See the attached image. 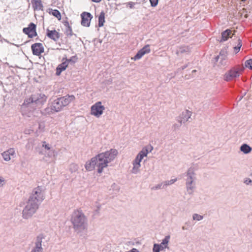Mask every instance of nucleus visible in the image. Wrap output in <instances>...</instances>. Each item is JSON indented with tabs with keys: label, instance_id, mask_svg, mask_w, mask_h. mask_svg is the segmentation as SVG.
<instances>
[{
	"label": "nucleus",
	"instance_id": "nucleus-1",
	"mask_svg": "<svg viewBox=\"0 0 252 252\" xmlns=\"http://www.w3.org/2000/svg\"><path fill=\"white\" fill-rule=\"evenodd\" d=\"M118 151L111 149L109 151L101 153L87 161L85 167L87 171H91L97 168V172L101 173L103 169L108 166V164L113 161L118 155Z\"/></svg>",
	"mask_w": 252,
	"mask_h": 252
},
{
	"label": "nucleus",
	"instance_id": "nucleus-2",
	"mask_svg": "<svg viewBox=\"0 0 252 252\" xmlns=\"http://www.w3.org/2000/svg\"><path fill=\"white\" fill-rule=\"evenodd\" d=\"M70 221L73 225L74 231L80 233L87 229L88 220L82 211L79 209L75 210L72 213Z\"/></svg>",
	"mask_w": 252,
	"mask_h": 252
},
{
	"label": "nucleus",
	"instance_id": "nucleus-3",
	"mask_svg": "<svg viewBox=\"0 0 252 252\" xmlns=\"http://www.w3.org/2000/svg\"><path fill=\"white\" fill-rule=\"evenodd\" d=\"M47 96L44 94L41 93L35 94L31 95L28 98L24 100L23 105H30V107H33L34 105L39 108L46 101Z\"/></svg>",
	"mask_w": 252,
	"mask_h": 252
},
{
	"label": "nucleus",
	"instance_id": "nucleus-4",
	"mask_svg": "<svg viewBox=\"0 0 252 252\" xmlns=\"http://www.w3.org/2000/svg\"><path fill=\"white\" fill-rule=\"evenodd\" d=\"M186 187L188 193L189 195L193 194L196 188L195 181L196 179L194 169L190 167L186 173Z\"/></svg>",
	"mask_w": 252,
	"mask_h": 252
},
{
	"label": "nucleus",
	"instance_id": "nucleus-5",
	"mask_svg": "<svg viewBox=\"0 0 252 252\" xmlns=\"http://www.w3.org/2000/svg\"><path fill=\"white\" fill-rule=\"evenodd\" d=\"M44 199V189L42 186H38L32 190L28 200L31 202L37 204L39 206Z\"/></svg>",
	"mask_w": 252,
	"mask_h": 252
},
{
	"label": "nucleus",
	"instance_id": "nucleus-6",
	"mask_svg": "<svg viewBox=\"0 0 252 252\" xmlns=\"http://www.w3.org/2000/svg\"><path fill=\"white\" fill-rule=\"evenodd\" d=\"M149 152V147H145L137 155L135 158L132 162L133 168L131 172L133 174H137L139 172V168L141 167L140 162L145 157H147Z\"/></svg>",
	"mask_w": 252,
	"mask_h": 252
},
{
	"label": "nucleus",
	"instance_id": "nucleus-7",
	"mask_svg": "<svg viewBox=\"0 0 252 252\" xmlns=\"http://www.w3.org/2000/svg\"><path fill=\"white\" fill-rule=\"evenodd\" d=\"M39 207L37 204L28 200L22 211L23 218L26 220L31 218L36 213Z\"/></svg>",
	"mask_w": 252,
	"mask_h": 252
},
{
	"label": "nucleus",
	"instance_id": "nucleus-8",
	"mask_svg": "<svg viewBox=\"0 0 252 252\" xmlns=\"http://www.w3.org/2000/svg\"><path fill=\"white\" fill-rule=\"evenodd\" d=\"M63 107V103L59 97L53 101L50 107L46 108L43 113L45 115L54 114L60 112Z\"/></svg>",
	"mask_w": 252,
	"mask_h": 252
},
{
	"label": "nucleus",
	"instance_id": "nucleus-9",
	"mask_svg": "<svg viewBox=\"0 0 252 252\" xmlns=\"http://www.w3.org/2000/svg\"><path fill=\"white\" fill-rule=\"evenodd\" d=\"M45 239V236L43 234L37 235L34 241V246L31 252H43V248L42 247L43 240Z\"/></svg>",
	"mask_w": 252,
	"mask_h": 252
},
{
	"label": "nucleus",
	"instance_id": "nucleus-10",
	"mask_svg": "<svg viewBox=\"0 0 252 252\" xmlns=\"http://www.w3.org/2000/svg\"><path fill=\"white\" fill-rule=\"evenodd\" d=\"M241 74V69L239 67H233L224 75V80L226 81H230L238 77Z\"/></svg>",
	"mask_w": 252,
	"mask_h": 252
},
{
	"label": "nucleus",
	"instance_id": "nucleus-11",
	"mask_svg": "<svg viewBox=\"0 0 252 252\" xmlns=\"http://www.w3.org/2000/svg\"><path fill=\"white\" fill-rule=\"evenodd\" d=\"M104 110V106L102 105L100 101H98L92 106L91 113L92 115L98 118L103 114Z\"/></svg>",
	"mask_w": 252,
	"mask_h": 252
},
{
	"label": "nucleus",
	"instance_id": "nucleus-12",
	"mask_svg": "<svg viewBox=\"0 0 252 252\" xmlns=\"http://www.w3.org/2000/svg\"><path fill=\"white\" fill-rule=\"evenodd\" d=\"M23 32L24 33L27 34L30 38H32L37 35L36 25L33 23H31L28 27L24 28L23 29Z\"/></svg>",
	"mask_w": 252,
	"mask_h": 252
},
{
	"label": "nucleus",
	"instance_id": "nucleus-13",
	"mask_svg": "<svg viewBox=\"0 0 252 252\" xmlns=\"http://www.w3.org/2000/svg\"><path fill=\"white\" fill-rule=\"evenodd\" d=\"M192 113L191 111L186 110L182 112V113L176 118V121L178 123H182V124L185 123L188 121L189 119L190 118Z\"/></svg>",
	"mask_w": 252,
	"mask_h": 252
},
{
	"label": "nucleus",
	"instance_id": "nucleus-14",
	"mask_svg": "<svg viewBox=\"0 0 252 252\" xmlns=\"http://www.w3.org/2000/svg\"><path fill=\"white\" fill-rule=\"evenodd\" d=\"M151 49L149 45H146L141 49L133 57L131 58L134 61H136L141 59L145 54L150 53Z\"/></svg>",
	"mask_w": 252,
	"mask_h": 252
},
{
	"label": "nucleus",
	"instance_id": "nucleus-15",
	"mask_svg": "<svg viewBox=\"0 0 252 252\" xmlns=\"http://www.w3.org/2000/svg\"><path fill=\"white\" fill-rule=\"evenodd\" d=\"M81 25L85 27H89L90 25V22L93 18L91 14L87 12H83L81 14Z\"/></svg>",
	"mask_w": 252,
	"mask_h": 252
},
{
	"label": "nucleus",
	"instance_id": "nucleus-16",
	"mask_svg": "<svg viewBox=\"0 0 252 252\" xmlns=\"http://www.w3.org/2000/svg\"><path fill=\"white\" fill-rule=\"evenodd\" d=\"M31 48L34 55L39 56L42 53L44 52V47L40 43H36L32 44Z\"/></svg>",
	"mask_w": 252,
	"mask_h": 252
},
{
	"label": "nucleus",
	"instance_id": "nucleus-17",
	"mask_svg": "<svg viewBox=\"0 0 252 252\" xmlns=\"http://www.w3.org/2000/svg\"><path fill=\"white\" fill-rule=\"evenodd\" d=\"M59 98L63 103V107L68 105L71 102L75 99V96L73 95L68 94Z\"/></svg>",
	"mask_w": 252,
	"mask_h": 252
},
{
	"label": "nucleus",
	"instance_id": "nucleus-18",
	"mask_svg": "<svg viewBox=\"0 0 252 252\" xmlns=\"http://www.w3.org/2000/svg\"><path fill=\"white\" fill-rule=\"evenodd\" d=\"M47 35L49 38L52 39L55 41H57L60 38L59 33L56 30L50 31L49 30H47Z\"/></svg>",
	"mask_w": 252,
	"mask_h": 252
},
{
	"label": "nucleus",
	"instance_id": "nucleus-19",
	"mask_svg": "<svg viewBox=\"0 0 252 252\" xmlns=\"http://www.w3.org/2000/svg\"><path fill=\"white\" fill-rule=\"evenodd\" d=\"M34 10H43V4L41 0H32Z\"/></svg>",
	"mask_w": 252,
	"mask_h": 252
},
{
	"label": "nucleus",
	"instance_id": "nucleus-20",
	"mask_svg": "<svg viewBox=\"0 0 252 252\" xmlns=\"http://www.w3.org/2000/svg\"><path fill=\"white\" fill-rule=\"evenodd\" d=\"M220 60V61L219 62V64H220V65L224 66L227 64V61L226 60V57L225 56L221 55V52H220V55L217 56L215 58V61L216 62H218Z\"/></svg>",
	"mask_w": 252,
	"mask_h": 252
},
{
	"label": "nucleus",
	"instance_id": "nucleus-21",
	"mask_svg": "<svg viewBox=\"0 0 252 252\" xmlns=\"http://www.w3.org/2000/svg\"><path fill=\"white\" fill-rule=\"evenodd\" d=\"M68 66L67 62L64 61L62 63L60 64L56 68V74L57 75H60L61 72L64 70Z\"/></svg>",
	"mask_w": 252,
	"mask_h": 252
},
{
	"label": "nucleus",
	"instance_id": "nucleus-22",
	"mask_svg": "<svg viewBox=\"0 0 252 252\" xmlns=\"http://www.w3.org/2000/svg\"><path fill=\"white\" fill-rule=\"evenodd\" d=\"M231 31L229 29H227L221 33V38L220 42H223L226 41L229 37L231 33Z\"/></svg>",
	"mask_w": 252,
	"mask_h": 252
},
{
	"label": "nucleus",
	"instance_id": "nucleus-23",
	"mask_svg": "<svg viewBox=\"0 0 252 252\" xmlns=\"http://www.w3.org/2000/svg\"><path fill=\"white\" fill-rule=\"evenodd\" d=\"M240 151L245 154H248L251 152L252 148L247 144H243L240 147Z\"/></svg>",
	"mask_w": 252,
	"mask_h": 252
},
{
	"label": "nucleus",
	"instance_id": "nucleus-24",
	"mask_svg": "<svg viewBox=\"0 0 252 252\" xmlns=\"http://www.w3.org/2000/svg\"><path fill=\"white\" fill-rule=\"evenodd\" d=\"M64 26L65 27V31L64 33L66 35L71 36L73 35L72 30L71 27L69 26V24L67 21L65 22L64 23Z\"/></svg>",
	"mask_w": 252,
	"mask_h": 252
},
{
	"label": "nucleus",
	"instance_id": "nucleus-25",
	"mask_svg": "<svg viewBox=\"0 0 252 252\" xmlns=\"http://www.w3.org/2000/svg\"><path fill=\"white\" fill-rule=\"evenodd\" d=\"M190 52V49L188 46H181L179 47L176 51V54L179 55L185 53H189Z\"/></svg>",
	"mask_w": 252,
	"mask_h": 252
},
{
	"label": "nucleus",
	"instance_id": "nucleus-26",
	"mask_svg": "<svg viewBox=\"0 0 252 252\" xmlns=\"http://www.w3.org/2000/svg\"><path fill=\"white\" fill-rule=\"evenodd\" d=\"M168 247H164V245H162L161 243L160 244H155L154 245L153 251H157L160 252L163 251L164 249L167 248Z\"/></svg>",
	"mask_w": 252,
	"mask_h": 252
},
{
	"label": "nucleus",
	"instance_id": "nucleus-27",
	"mask_svg": "<svg viewBox=\"0 0 252 252\" xmlns=\"http://www.w3.org/2000/svg\"><path fill=\"white\" fill-rule=\"evenodd\" d=\"M105 22V14L102 11L98 17V26L101 27L103 26Z\"/></svg>",
	"mask_w": 252,
	"mask_h": 252
},
{
	"label": "nucleus",
	"instance_id": "nucleus-28",
	"mask_svg": "<svg viewBox=\"0 0 252 252\" xmlns=\"http://www.w3.org/2000/svg\"><path fill=\"white\" fill-rule=\"evenodd\" d=\"M165 188H166L164 186V182H163L162 183L158 184L156 185V186L152 187L151 189L153 190H158L159 189H165Z\"/></svg>",
	"mask_w": 252,
	"mask_h": 252
},
{
	"label": "nucleus",
	"instance_id": "nucleus-29",
	"mask_svg": "<svg viewBox=\"0 0 252 252\" xmlns=\"http://www.w3.org/2000/svg\"><path fill=\"white\" fill-rule=\"evenodd\" d=\"M51 10L52 11V12H49L50 14H51L52 15H53V16H54L55 17L57 18L58 19H61V15L60 11L58 10H57V9L53 10L51 9Z\"/></svg>",
	"mask_w": 252,
	"mask_h": 252
},
{
	"label": "nucleus",
	"instance_id": "nucleus-30",
	"mask_svg": "<svg viewBox=\"0 0 252 252\" xmlns=\"http://www.w3.org/2000/svg\"><path fill=\"white\" fill-rule=\"evenodd\" d=\"M78 170V166L77 164L72 163L69 165V171L71 173L75 172Z\"/></svg>",
	"mask_w": 252,
	"mask_h": 252
},
{
	"label": "nucleus",
	"instance_id": "nucleus-31",
	"mask_svg": "<svg viewBox=\"0 0 252 252\" xmlns=\"http://www.w3.org/2000/svg\"><path fill=\"white\" fill-rule=\"evenodd\" d=\"M170 238V235H167L162 241V245H164V247H168V244Z\"/></svg>",
	"mask_w": 252,
	"mask_h": 252
},
{
	"label": "nucleus",
	"instance_id": "nucleus-32",
	"mask_svg": "<svg viewBox=\"0 0 252 252\" xmlns=\"http://www.w3.org/2000/svg\"><path fill=\"white\" fill-rule=\"evenodd\" d=\"M1 156L3 159L6 161H8L11 159L10 156L6 151L2 153Z\"/></svg>",
	"mask_w": 252,
	"mask_h": 252
},
{
	"label": "nucleus",
	"instance_id": "nucleus-33",
	"mask_svg": "<svg viewBox=\"0 0 252 252\" xmlns=\"http://www.w3.org/2000/svg\"><path fill=\"white\" fill-rule=\"evenodd\" d=\"M177 178H175V179H171L170 180H169V181H164V186L165 187V188H166L168 186H169V185H171L173 184H174L175 182L177 181Z\"/></svg>",
	"mask_w": 252,
	"mask_h": 252
},
{
	"label": "nucleus",
	"instance_id": "nucleus-34",
	"mask_svg": "<svg viewBox=\"0 0 252 252\" xmlns=\"http://www.w3.org/2000/svg\"><path fill=\"white\" fill-rule=\"evenodd\" d=\"M192 219L193 220L199 221L203 219V216L198 214H194L192 215Z\"/></svg>",
	"mask_w": 252,
	"mask_h": 252
},
{
	"label": "nucleus",
	"instance_id": "nucleus-35",
	"mask_svg": "<svg viewBox=\"0 0 252 252\" xmlns=\"http://www.w3.org/2000/svg\"><path fill=\"white\" fill-rule=\"evenodd\" d=\"M238 41V43L237 45L234 47V51L236 52V53L239 52L240 48L242 46L241 40L240 39H239Z\"/></svg>",
	"mask_w": 252,
	"mask_h": 252
},
{
	"label": "nucleus",
	"instance_id": "nucleus-36",
	"mask_svg": "<svg viewBox=\"0 0 252 252\" xmlns=\"http://www.w3.org/2000/svg\"><path fill=\"white\" fill-rule=\"evenodd\" d=\"M246 67L252 69V59H249L245 62Z\"/></svg>",
	"mask_w": 252,
	"mask_h": 252
},
{
	"label": "nucleus",
	"instance_id": "nucleus-37",
	"mask_svg": "<svg viewBox=\"0 0 252 252\" xmlns=\"http://www.w3.org/2000/svg\"><path fill=\"white\" fill-rule=\"evenodd\" d=\"M10 156H13L15 155V151L14 148H10L8 149L7 150L5 151Z\"/></svg>",
	"mask_w": 252,
	"mask_h": 252
},
{
	"label": "nucleus",
	"instance_id": "nucleus-38",
	"mask_svg": "<svg viewBox=\"0 0 252 252\" xmlns=\"http://www.w3.org/2000/svg\"><path fill=\"white\" fill-rule=\"evenodd\" d=\"M77 58L76 56H72L70 59H67L65 58V62H67V63H68L69 62H72L73 63H75L77 61Z\"/></svg>",
	"mask_w": 252,
	"mask_h": 252
},
{
	"label": "nucleus",
	"instance_id": "nucleus-39",
	"mask_svg": "<svg viewBox=\"0 0 252 252\" xmlns=\"http://www.w3.org/2000/svg\"><path fill=\"white\" fill-rule=\"evenodd\" d=\"M151 6L156 7L158 2V0H149Z\"/></svg>",
	"mask_w": 252,
	"mask_h": 252
},
{
	"label": "nucleus",
	"instance_id": "nucleus-40",
	"mask_svg": "<svg viewBox=\"0 0 252 252\" xmlns=\"http://www.w3.org/2000/svg\"><path fill=\"white\" fill-rule=\"evenodd\" d=\"M42 147H44L46 150L50 151L51 147L48 144H47L45 141L42 142ZM50 152V151H49Z\"/></svg>",
	"mask_w": 252,
	"mask_h": 252
},
{
	"label": "nucleus",
	"instance_id": "nucleus-41",
	"mask_svg": "<svg viewBox=\"0 0 252 252\" xmlns=\"http://www.w3.org/2000/svg\"><path fill=\"white\" fill-rule=\"evenodd\" d=\"M182 123H178V124H174L172 126V128L175 130L177 129H179V127L182 126Z\"/></svg>",
	"mask_w": 252,
	"mask_h": 252
},
{
	"label": "nucleus",
	"instance_id": "nucleus-42",
	"mask_svg": "<svg viewBox=\"0 0 252 252\" xmlns=\"http://www.w3.org/2000/svg\"><path fill=\"white\" fill-rule=\"evenodd\" d=\"M135 4V2H128L127 3V6H129L130 8H133L134 7V5Z\"/></svg>",
	"mask_w": 252,
	"mask_h": 252
},
{
	"label": "nucleus",
	"instance_id": "nucleus-43",
	"mask_svg": "<svg viewBox=\"0 0 252 252\" xmlns=\"http://www.w3.org/2000/svg\"><path fill=\"white\" fill-rule=\"evenodd\" d=\"M5 184V180L3 178L0 177V188L2 187Z\"/></svg>",
	"mask_w": 252,
	"mask_h": 252
},
{
	"label": "nucleus",
	"instance_id": "nucleus-44",
	"mask_svg": "<svg viewBox=\"0 0 252 252\" xmlns=\"http://www.w3.org/2000/svg\"><path fill=\"white\" fill-rule=\"evenodd\" d=\"M44 128V126L42 124H39L38 126V129L40 131L43 130Z\"/></svg>",
	"mask_w": 252,
	"mask_h": 252
},
{
	"label": "nucleus",
	"instance_id": "nucleus-45",
	"mask_svg": "<svg viewBox=\"0 0 252 252\" xmlns=\"http://www.w3.org/2000/svg\"><path fill=\"white\" fill-rule=\"evenodd\" d=\"M245 183L247 185H249V184H250L252 183V181L250 179H248V180L245 181Z\"/></svg>",
	"mask_w": 252,
	"mask_h": 252
},
{
	"label": "nucleus",
	"instance_id": "nucleus-46",
	"mask_svg": "<svg viewBox=\"0 0 252 252\" xmlns=\"http://www.w3.org/2000/svg\"><path fill=\"white\" fill-rule=\"evenodd\" d=\"M126 252H139L136 249L133 248L129 251Z\"/></svg>",
	"mask_w": 252,
	"mask_h": 252
},
{
	"label": "nucleus",
	"instance_id": "nucleus-47",
	"mask_svg": "<svg viewBox=\"0 0 252 252\" xmlns=\"http://www.w3.org/2000/svg\"><path fill=\"white\" fill-rule=\"evenodd\" d=\"M92 0L95 2H99L101 1V0Z\"/></svg>",
	"mask_w": 252,
	"mask_h": 252
},
{
	"label": "nucleus",
	"instance_id": "nucleus-48",
	"mask_svg": "<svg viewBox=\"0 0 252 252\" xmlns=\"http://www.w3.org/2000/svg\"><path fill=\"white\" fill-rule=\"evenodd\" d=\"M100 206L99 205H98L97 207V209L96 210V212H98V210H99L100 209Z\"/></svg>",
	"mask_w": 252,
	"mask_h": 252
},
{
	"label": "nucleus",
	"instance_id": "nucleus-49",
	"mask_svg": "<svg viewBox=\"0 0 252 252\" xmlns=\"http://www.w3.org/2000/svg\"><path fill=\"white\" fill-rule=\"evenodd\" d=\"M182 229L183 230H187V228L185 226H183L182 227Z\"/></svg>",
	"mask_w": 252,
	"mask_h": 252
},
{
	"label": "nucleus",
	"instance_id": "nucleus-50",
	"mask_svg": "<svg viewBox=\"0 0 252 252\" xmlns=\"http://www.w3.org/2000/svg\"><path fill=\"white\" fill-rule=\"evenodd\" d=\"M145 0H136L137 1H139V2H140L141 1H145Z\"/></svg>",
	"mask_w": 252,
	"mask_h": 252
},
{
	"label": "nucleus",
	"instance_id": "nucleus-51",
	"mask_svg": "<svg viewBox=\"0 0 252 252\" xmlns=\"http://www.w3.org/2000/svg\"><path fill=\"white\" fill-rule=\"evenodd\" d=\"M187 65H185V66H184L183 67H182V69H185L186 67H187Z\"/></svg>",
	"mask_w": 252,
	"mask_h": 252
},
{
	"label": "nucleus",
	"instance_id": "nucleus-52",
	"mask_svg": "<svg viewBox=\"0 0 252 252\" xmlns=\"http://www.w3.org/2000/svg\"><path fill=\"white\" fill-rule=\"evenodd\" d=\"M196 72V70H193L192 71V73H194V72Z\"/></svg>",
	"mask_w": 252,
	"mask_h": 252
},
{
	"label": "nucleus",
	"instance_id": "nucleus-53",
	"mask_svg": "<svg viewBox=\"0 0 252 252\" xmlns=\"http://www.w3.org/2000/svg\"><path fill=\"white\" fill-rule=\"evenodd\" d=\"M150 148H151V149H150V152H151V150L153 149V147H152V146H150Z\"/></svg>",
	"mask_w": 252,
	"mask_h": 252
},
{
	"label": "nucleus",
	"instance_id": "nucleus-54",
	"mask_svg": "<svg viewBox=\"0 0 252 252\" xmlns=\"http://www.w3.org/2000/svg\"><path fill=\"white\" fill-rule=\"evenodd\" d=\"M153 252H158V251H153Z\"/></svg>",
	"mask_w": 252,
	"mask_h": 252
},
{
	"label": "nucleus",
	"instance_id": "nucleus-55",
	"mask_svg": "<svg viewBox=\"0 0 252 252\" xmlns=\"http://www.w3.org/2000/svg\"><path fill=\"white\" fill-rule=\"evenodd\" d=\"M115 185H116V184L115 183L113 184V186H115Z\"/></svg>",
	"mask_w": 252,
	"mask_h": 252
}]
</instances>
